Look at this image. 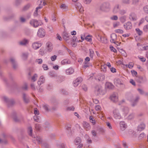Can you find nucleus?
Wrapping results in <instances>:
<instances>
[{"label": "nucleus", "mask_w": 148, "mask_h": 148, "mask_svg": "<svg viewBox=\"0 0 148 148\" xmlns=\"http://www.w3.org/2000/svg\"><path fill=\"white\" fill-rule=\"evenodd\" d=\"M33 142L35 144H40L43 148H50L49 145L47 143H43L42 139H33Z\"/></svg>", "instance_id": "nucleus-1"}, {"label": "nucleus", "mask_w": 148, "mask_h": 148, "mask_svg": "<svg viewBox=\"0 0 148 148\" xmlns=\"http://www.w3.org/2000/svg\"><path fill=\"white\" fill-rule=\"evenodd\" d=\"M110 41L111 42L116 44L117 46L120 45L121 42H119L117 38V36L115 34H112L110 36Z\"/></svg>", "instance_id": "nucleus-2"}, {"label": "nucleus", "mask_w": 148, "mask_h": 148, "mask_svg": "<svg viewBox=\"0 0 148 148\" xmlns=\"http://www.w3.org/2000/svg\"><path fill=\"white\" fill-rule=\"evenodd\" d=\"M30 24L33 27H36L42 24V21L40 20L37 21L36 20L32 19L30 21Z\"/></svg>", "instance_id": "nucleus-3"}, {"label": "nucleus", "mask_w": 148, "mask_h": 148, "mask_svg": "<svg viewBox=\"0 0 148 148\" xmlns=\"http://www.w3.org/2000/svg\"><path fill=\"white\" fill-rule=\"evenodd\" d=\"M46 34L45 30L43 28H40L38 31L37 35L38 37L42 38L45 36Z\"/></svg>", "instance_id": "nucleus-4"}, {"label": "nucleus", "mask_w": 148, "mask_h": 148, "mask_svg": "<svg viewBox=\"0 0 148 148\" xmlns=\"http://www.w3.org/2000/svg\"><path fill=\"white\" fill-rule=\"evenodd\" d=\"M113 114L115 119H119L121 118V116L119 113V111L117 109H115L113 110Z\"/></svg>", "instance_id": "nucleus-5"}, {"label": "nucleus", "mask_w": 148, "mask_h": 148, "mask_svg": "<svg viewBox=\"0 0 148 148\" xmlns=\"http://www.w3.org/2000/svg\"><path fill=\"white\" fill-rule=\"evenodd\" d=\"M110 99L113 102H116L118 101V96L117 93H114L111 95Z\"/></svg>", "instance_id": "nucleus-6"}, {"label": "nucleus", "mask_w": 148, "mask_h": 148, "mask_svg": "<svg viewBox=\"0 0 148 148\" xmlns=\"http://www.w3.org/2000/svg\"><path fill=\"white\" fill-rule=\"evenodd\" d=\"M53 49V46L52 44L50 42H47L46 44V50L47 52H50Z\"/></svg>", "instance_id": "nucleus-7"}, {"label": "nucleus", "mask_w": 148, "mask_h": 148, "mask_svg": "<svg viewBox=\"0 0 148 148\" xmlns=\"http://www.w3.org/2000/svg\"><path fill=\"white\" fill-rule=\"evenodd\" d=\"M100 9L103 11H108L109 10V5L108 3H103L101 6Z\"/></svg>", "instance_id": "nucleus-8"}, {"label": "nucleus", "mask_w": 148, "mask_h": 148, "mask_svg": "<svg viewBox=\"0 0 148 148\" xmlns=\"http://www.w3.org/2000/svg\"><path fill=\"white\" fill-rule=\"evenodd\" d=\"M82 79L81 77H79L76 79L73 83V85L75 87L77 86L82 81Z\"/></svg>", "instance_id": "nucleus-9"}, {"label": "nucleus", "mask_w": 148, "mask_h": 148, "mask_svg": "<svg viewBox=\"0 0 148 148\" xmlns=\"http://www.w3.org/2000/svg\"><path fill=\"white\" fill-rule=\"evenodd\" d=\"M124 27L126 30H129L132 28V25L131 22H128L124 25Z\"/></svg>", "instance_id": "nucleus-10"}, {"label": "nucleus", "mask_w": 148, "mask_h": 148, "mask_svg": "<svg viewBox=\"0 0 148 148\" xmlns=\"http://www.w3.org/2000/svg\"><path fill=\"white\" fill-rule=\"evenodd\" d=\"M41 43L39 42H35L32 45V47L35 49H36L39 48L42 45Z\"/></svg>", "instance_id": "nucleus-11"}, {"label": "nucleus", "mask_w": 148, "mask_h": 148, "mask_svg": "<svg viewBox=\"0 0 148 148\" xmlns=\"http://www.w3.org/2000/svg\"><path fill=\"white\" fill-rule=\"evenodd\" d=\"M119 124L120 129L122 131L125 130L127 127V125L124 121H121Z\"/></svg>", "instance_id": "nucleus-12"}, {"label": "nucleus", "mask_w": 148, "mask_h": 148, "mask_svg": "<svg viewBox=\"0 0 148 148\" xmlns=\"http://www.w3.org/2000/svg\"><path fill=\"white\" fill-rule=\"evenodd\" d=\"M83 127L87 131L89 130L90 128V125L87 122H84L83 123Z\"/></svg>", "instance_id": "nucleus-13"}, {"label": "nucleus", "mask_w": 148, "mask_h": 148, "mask_svg": "<svg viewBox=\"0 0 148 148\" xmlns=\"http://www.w3.org/2000/svg\"><path fill=\"white\" fill-rule=\"evenodd\" d=\"M76 8L77 10H79V12L81 13L84 11L83 8L82 7L81 4L79 3H77L76 5Z\"/></svg>", "instance_id": "nucleus-14"}, {"label": "nucleus", "mask_w": 148, "mask_h": 148, "mask_svg": "<svg viewBox=\"0 0 148 148\" xmlns=\"http://www.w3.org/2000/svg\"><path fill=\"white\" fill-rule=\"evenodd\" d=\"M63 38L66 40H68L70 38V36H71L69 34L65 32H63Z\"/></svg>", "instance_id": "nucleus-15"}, {"label": "nucleus", "mask_w": 148, "mask_h": 148, "mask_svg": "<svg viewBox=\"0 0 148 148\" xmlns=\"http://www.w3.org/2000/svg\"><path fill=\"white\" fill-rule=\"evenodd\" d=\"M106 87L109 89H112L113 87L114 86L112 84L109 82H107L105 84Z\"/></svg>", "instance_id": "nucleus-16"}, {"label": "nucleus", "mask_w": 148, "mask_h": 148, "mask_svg": "<svg viewBox=\"0 0 148 148\" xmlns=\"http://www.w3.org/2000/svg\"><path fill=\"white\" fill-rule=\"evenodd\" d=\"M56 145L58 148H65L66 145L64 143H58Z\"/></svg>", "instance_id": "nucleus-17"}, {"label": "nucleus", "mask_w": 148, "mask_h": 148, "mask_svg": "<svg viewBox=\"0 0 148 148\" xmlns=\"http://www.w3.org/2000/svg\"><path fill=\"white\" fill-rule=\"evenodd\" d=\"M74 71V70L73 69L69 68L66 70V72L67 74L70 75L73 73Z\"/></svg>", "instance_id": "nucleus-18"}, {"label": "nucleus", "mask_w": 148, "mask_h": 148, "mask_svg": "<svg viewBox=\"0 0 148 148\" xmlns=\"http://www.w3.org/2000/svg\"><path fill=\"white\" fill-rule=\"evenodd\" d=\"M45 81V79L43 76H41L39 79V80L38 81V83L39 85H40L42 84Z\"/></svg>", "instance_id": "nucleus-19"}, {"label": "nucleus", "mask_w": 148, "mask_h": 148, "mask_svg": "<svg viewBox=\"0 0 148 148\" xmlns=\"http://www.w3.org/2000/svg\"><path fill=\"white\" fill-rule=\"evenodd\" d=\"M89 56L91 59H93V56L94 55V51L92 49H89Z\"/></svg>", "instance_id": "nucleus-20"}, {"label": "nucleus", "mask_w": 148, "mask_h": 148, "mask_svg": "<svg viewBox=\"0 0 148 148\" xmlns=\"http://www.w3.org/2000/svg\"><path fill=\"white\" fill-rule=\"evenodd\" d=\"M130 19L132 21H135L136 19V15L134 13H132L130 17Z\"/></svg>", "instance_id": "nucleus-21"}, {"label": "nucleus", "mask_w": 148, "mask_h": 148, "mask_svg": "<svg viewBox=\"0 0 148 148\" xmlns=\"http://www.w3.org/2000/svg\"><path fill=\"white\" fill-rule=\"evenodd\" d=\"M145 127L144 124H142L139 125L138 127V130L139 131H141L143 130Z\"/></svg>", "instance_id": "nucleus-22"}, {"label": "nucleus", "mask_w": 148, "mask_h": 148, "mask_svg": "<svg viewBox=\"0 0 148 148\" xmlns=\"http://www.w3.org/2000/svg\"><path fill=\"white\" fill-rule=\"evenodd\" d=\"M29 41L28 40L24 39L19 42V44L21 45H24L27 44L28 43Z\"/></svg>", "instance_id": "nucleus-23"}, {"label": "nucleus", "mask_w": 148, "mask_h": 148, "mask_svg": "<svg viewBox=\"0 0 148 148\" xmlns=\"http://www.w3.org/2000/svg\"><path fill=\"white\" fill-rule=\"evenodd\" d=\"M70 63V61L67 59H64L61 62V64L62 65H65L68 64H69Z\"/></svg>", "instance_id": "nucleus-24"}, {"label": "nucleus", "mask_w": 148, "mask_h": 148, "mask_svg": "<svg viewBox=\"0 0 148 148\" xmlns=\"http://www.w3.org/2000/svg\"><path fill=\"white\" fill-rule=\"evenodd\" d=\"M8 143L7 139H0V144L6 145Z\"/></svg>", "instance_id": "nucleus-25"}, {"label": "nucleus", "mask_w": 148, "mask_h": 148, "mask_svg": "<svg viewBox=\"0 0 148 148\" xmlns=\"http://www.w3.org/2000/svg\"><path fill=\"white\" fill-rule=\"evenodd\" d=\"M92 36L88 35L86 36L85 39L87 41L91 42L92 40Z\"/></svg>", "instance_id": "nucleus-26"}, {"label": "nucleus", "mask_w": 148, "mask_h": 148, "mask_svg": "<svg viewBox=\"0 0 148 148\" xmlns=\"http://www.w3.org/2000/svg\"><path fill=\"white\" fill-rule=\"evenodd\" d=\"M134 66V64L132 62H130L128 64H126L125 66L128 68L132 69Z\"/></svg>", "instance_id": "nucleus-27"}, {"label": "nucleus", "mask_w": 148, "mask_h": 148, "mask_svg": "<svg viewBox=\"0 0 148 148\" xmlns=\"http://www.w3.org/2000/svg\"><path fill=\"white\" fill-rule=\"evenodd\" d=\"M107 67L106 64H104L101 65V71L104 72H105L107 71Z\"/></svg>", "instance_id": "nucleus-28"}, {"label": "nucleus", "mask_w": 148, "mask_h": 148, "mask_svg": "<svg viewBox=\"0 0 148 148\" xmlns=\"http://www.w3.org/2000/svg\"><path fill=\"white\" fill-rule=\"evenodd\" d=\"M89 119L90 122L92 123L93 125H95V120L93 117L90 116L89 117Z\"/></svg>", "instance_id": "nucleus-29"}, {"label": "nucleus", "mask_w": 148, "mask_h": 148, "mask_svg": "<svg viewBox=\"0 0 148 148\" xmlns=\"http://www.w3.org/2000/svg\"><path fill=\"white\" fill-rule=\"evenodd\" d=\"M42 8V7L41 6H40V5H39L38 7L36 8V11L34 13V15L35 16H37L38 15V9H40L41 8Z\"/></svg>", "instance_id": "nucleus-30"}, {"label": "nucleus", "mask_w": 148, "mask_h": 148, "mask_svg": "<svg viewBox=\"0 0 148 148\" xmlns=\"http://www.w3.org/2000/svg\"><path fill=\"white\" fill-rule=\"evenodd\" d=\"M81 142V139H75L74 141L75 144L76 145L80 144Z\"/></svg>", "instance_id": "nucleus-31"}, {"label": "nucleus", "mask_w": 148, "mask_h": 148, "mask_svg": "<svg viewBox=\"0 0 148 148\" xmlns=\"http://www.w3.org/2000/svg\"><path fill=\"white\" fill-rule=\"evenodd\" d=\"M143 10L145 13L148 14V5L144 6L143 8Z\"/></svg>", "instance_id": "nucleus-32"}, {"label": "nucleus", "mask_w": 148, "mask_h": 148, "mask_svg": "<svg viewBox=\"0 0 148 148\" xmlns=\"http://www.w3.org/2000/svg\"><path fill=\"white\" fill-rule=\"evenodd\" d=\"M46 53L44 49H40L39 50V53L42 56L44 55Z\"/></svg>", "instance_id": "nucleus-33"}, {"label": "nucleus", "mask_w": 148, "mask_h": 148, "mask_svg": "<svg viewBox=\"0 0 148 148\" xmlns=\"http://www.w3.org/2000/svg\"><path fill=\"white\" fill-rule=\"evenodd\" d=\"M33 119L36 122H40V119L39 116L35 115L33 117Z\"/></svg>", "instance_id": "nucleus-34"}, {"label": "nucleus", "mask_w": 148, "mask_h": 148, "mask_svg": "<svg viewBox=\"0 0 148 148\" xmlns=\"http://www.w3.org/2000/svg\"><path fill=\"white\" fill-rule=\"evenodd\" d=\"M136 31L137 34L139 35H140L142 34L143 33L140 30L139 28H136Z\"/></svg>", "instance_id": "nucleus-35"}, {"label": "nucleus", "mask_w": 148, "mask_h": 148, "mask_svg": "<svg viewBox=\"0 0 148 148\" xmlns=\"http://www.w3.org/2000/svg\"><path fill=\"white\" fill-rule=\"evenodd\" d=\"M35 128L37 130H40L41 128L40 126L38 124H36L35 126Z\"/></svg>", "instance_id": "nucleus-36"}, {"label": "nucleus", "mask_w": 148, "mask_h": 148, "mask_svg": "<svg viewBox=\"0 0 148 148\" xmlns=\"http://www.w3.org/2000/svg\"><path fill=\"white\" fill-rule=\"evenodd\" d=\"M38 77L37 74H35L32 78V80L33 82H34L36 80V78Z\"/></svg>", "instance_id": "nucleus-37"}, {"label": "nucleus", "mask_w": 148, "mask_h": 148, "mask_svg": "<svg viewBox=\"0 0 148 148\" xmlns=\"http://www.w3.org/2000/svg\"><path fill=\"white\" fill-rule=\"evenodd\" d=\"M115 32L116 33L123 34V31L121 29H116L115 30Z\"/></svg>", "instance_id": "nucleus-38"}, {"label": "nucleus", "mask_w": 148, "mask_h": 148, "mask_svg": "<svg viewBox=\"0 0 148 148\" xmlns=\"http://www.w3.org/2000/svg\"><path fill=\"white\" fill-rule=\"evenodd\" d=\"M57 56L55 55L52 56L50 57L51 60L52 61H55L57 59Z\"/></svg>", "instance_id": "nucleus-39"}, {"label": "nucleus", "mask_w": 148, "mask_h": 148, "mask_svg": "<svg viewBox=\"0 0 148 148\" xmlns=\"http://www.w3.org/2000/svg\"><path fill=\"white\" fill-rule=\"evenodd\" d=\"M110 50L111 51H113L114 53L117 52V50L114 48L113 46H110Z\"/></svg>", "instance_id": "nucleus-40"}, {"label": "nucleus", "mask_w": 148, "mask_h": 148, "mask_svg": "<svg viewBox=\"0 0 148 148\" xmlns=\"http://www.w3.org/2000/svg\"><path fill=\"white\" fill-rule=\"evenodd\" d=\"M119 10V9L118 5L116 6L114 8L113 12L114 13H115L117 12Z\"/></svg>", "instance_id": "nucleus-41"}, {"label": "nucleus", "mask_w": 148, "mask_h": 148, "mask_svg": "<svg viewBox=\"0 0 148 148\" xmlns=\"http://www.w3.org/2000/svg\"><path fill=\"white\" fill-rule=\"evenodd\" d=\"M122 145L125 148H127L128 146L127 144V143L125 142L124 140H123L122 142Z\"/></svg>", "instance_id": "nucleus-42"}, {"label": "nucleus", "mask_w": 148, "mask_h": 148, "mask_svg": "<svg viewBox=\"0 0 148 148\" xmlns=\"http://www.w3.org/2000/svg\"><path fill=\"white\" fill-rule=\"evenodd\" d=\"M143 30L145 32H148V24L144 26L143 27Z\"/></svg>", "instance_id": "nucleus-43"}, {"label": "nucleus", "mask_w": 148, "mask_h": 148, "mask_svg": "<svg viewBox=\"0 0 148 148\" xmlns=\"http://www.w3.org/2000/svg\"><path fill=\"white\" fill-rule=\"evenodd\" d=\"M60 8L62 10H64L66 9L67 6L64 4H62L60 5Z\"/></svg>", "instance_id": "nucleus-44"}, {"label": "nucleus", "mask_w": 148, "mask_h": 148, "mask_svg": "<svg viewBox=\"0 0 148 148\" xmlns=\"http://www.w3.org/2000/svg\"><path fill=\"white\" fill-rule=\"evenodd\" d=\"M132 75L134 76H136L137 75V72L133 70H132L131 71Z\"/></svg>", "instance_id": "nucleus-45"}, {"label": "nucleus", "mask_w": 148, "mask_h": 148, "mask_svg": "<svg viewBox=\"0 0 148 148\" xmlns=\"http://www.w3.org/2000/svg\"><path fill=\"white\" fill-rule=\"evenodd\" d=\"M32 127H29L28 128V132L29 134L30 135H31L32 133Z\"/></svg>", "instance_id": "nucleus-46"}, {"label": "nucleus", "mask_w": 148, "mask_h": 148, "mask_svg": "<svg viewBox=\"0 0 148 148\" xmlns=\"http://www.w3.org/2000/svg\"><path fill=\"white\" fill-rule=\"evenodd\" d=\"M36 62L39 64H41L42 63V60L41 59H38L36 60Z\"/></svg>", "instance_id": "nucleus-47"}, {"label": "nucleus", "mask_w": 148, "mask_h": 148, "mask_svg": "<svg viewBox=\"0 0 148 148\" xmlns=\"http://www.w3.org/2000/svg\"><path fill=\"white\" fill-rule=\"evenodd\" d=\"M106 124L107 126L110 129H112V127L110 123L109 122H107L106 123Z\"/></svg>", "instance_id": "nucleus-48"}, {"label": "nucleus", "mask_w": 148, "mask_h": 148, "mask_svg": "<svg viewBox=\"0 0 148 148\" xmlns=\"http://www.w3.org/2000/svg\"><path fill=\"white\" fill-rule=\"evenodd\" d=\"M28 53H24L22 55L23 58L24 59L26 58L28 56Z\"/></svg>", "instance_id": "nucleus-49"}, {"label": "nucleus", "mask_w": 148, "mask_h": 148, "mask_svg": "<svg viewBox=\"0 0 148 148\" xmlns=\"http://www.w3.org/2000/svg\"><path fill=\"white\" fill-rule=\"evenodd\" d=\"M74 108L73 106H71V107H68L66 108V110L68 111L70 110H74Z\"/></svg>", "instance_id": "nucleus-50"}, {"label": "nucleus", "mask_w": 148, "mask_h": 148, "mask_svg": "<svg viewBox=\"0 0 148 148\" xmlns=\"http://www.w3.org/2000/svg\"><path fill=\"white\" fill-rule=\"evenodd\" d=\"M118 17L116 16H113L110 17V19L112 20H116L118 19Z\"/></svg>", "instance_id": "nucleus-51"}, {"label": "nucleus", "mask_w": 148, "mask_h": 148, "mask_svg": "<svg viewBox=\"0 0 148 148\" xmlns=\"http://www.w3.org/2000/svg\"><path fill=\"white\" fill-rule=\"evenodd\" d=\"M85 36V34H82L81 35V39L82 40L81 41V40H80L79 41L82 42L83 40H84L85 39V38H84Z\"/></svg>", "instance_id": "nucleus-52"}, {"label": "nucleus", "mask_w": 148, "mask_h": 148, "mask_svg": "<svg viewBox=\"0 0 148 148\" xmlns=\"http://www.w3.org/2000/svg\"><path fill=\"white\" fill-rule=\"evenodd\" d=\"M42 67L45 70H47L48 69V66L46 64H43Z\"/></svg>", "instance_id": "nucleus-53"}, {"label": "nucleus", "mask_w": 148, "mask_h": 148, "mask_svg": "<svg viewBox=\"0 0 148 148\" xmlns=\"http://www.w3.org/2000/svg\"><path fill=\"white\" fill-rule=\"evenodd\" d=\"M101 107L99 105L96 106L95 107V109L97 111H100Z\"/></svg>", "instance_id": "nucleus-54"}, {"label": "nucleus", "mask_w": 148, "mask_h": 148, "mask_svg": "<svg viewBox=\"0 0 148 148\" xmlns=\"http://www.w3.org/2000/svg\"><path fill=\"white\" fill-rule=\"evenodd\" d=\"M90 60V58L88 57H87L85 59V61L86 62H87L88 63V62H89Z\"/></svg>", "instance_id": "nucleus-55"}, {"label": "nucleus", "mask_w": 148, "mask_h": 148, "mask_svg": "<svg viewBox=\"0 0 148 148\" xmlns=\"http://www.w3.org/2000/svg\"><path fill=\"white\" fill-rule=\"evenodd\" d=\"M139 137L140 138H145V136L144 133H142L140 134Z\"/></svg>", "instance_id": "nucleus-56"}, {"label": "nucleus", "mask_w": 148, "mask_h": 148, "mask_svg": "<svg viewBox=\"0 0 148 148\" xmlns=\"http://www.w3.org/2000/svg\"><path fill=\"white\" fill-rule=\"evenodd\" d=\"M110 70L111 72L112 73H115L116 72V69L114 67H111L110 68Z\"/></svg>", "instance_id": "nucleus-57"}, {"label": "nucleus", "mask_w": 148, "mask_h": 148, "mask_svg": "<svg viewBox=\"0 0 148 148\" xmlns=\"http://www.w3.org/2000/svg\"><path fill=\"white\" fill-rule=\"evenodd\" d=\"M123 111L124 113L126 114L128 112V109L127 108H125L123 109Z\"/></svg>", "instance_id": "nucleus-58"}, {"label": "nucleus", "mask_w": 148, "mask_h": 148, "mask_svg": "<svg viewBox=\"0 0 148 148\" xmlns=\"http://www.w3.org/2000/svg\"><path fill=\"white\" fill-rule=\"evenodd\" d=\"M134 117V115L133 114H131L129 116L128 118L129 119L131 120Z\"/></svg>", "instance_id": "nucleus-59"}, {"label": "nucleus", "mask_w": 148, "mask_h": 148, "mask_svg": "<svg viewBox=\"0 0 148 148\" xmlns=\"http://www.w3.org/2000/svg\"><path fill=\"white\" fill-rule=\"evenodd\" d=\"M142 48H141L142 50H147L148 49V46H147L142 47Z\"/></svg>", "instance_id": "nucleus-60"}, {"label": "nucleus", "mask_w": 148, "mask_h": 148, "mask_svg": "<svg viewBox=\"0 0 148 148\" xmlns=\"http://www.w3.org/2000/svg\"><path fill=\"white\" fill-rule=\"evenodd\" d=\"M88 63L84 62V65H83V67L84 68H86L88 67Z\"/></svg>", "instance_id": "nucleus-61"}, {"label": "nucleus", "mask_w": 148, "mask_h": 148, "mask_svg": "<svg viewBox=\"0 0 148 148\" xmlns=\"http://www.w3.org/2000/svg\"><path fill=\"white\" fill-rule=\"evenodd\" d=\"M97 38L99 41H100L102 42H103L102 40L101 37L99 35H98V37H97Z\"/></svg>", "instance_id": "nucleus-62"}, {"label": "nucleus", "mask_w": 148, "mask_h": 148, "mask_svg": "<svg viewBox=\"0 0 148 148\" xmlns=\"http://www.w3.org/2000/svg\"><path fill=\"white\" fill-rule=\"evenodd\" d=\"M57 38L60 41H61L62 39L60 35L58 34H57Z\"/></svg>", "instance_id": "nucleus-63"}, {"label": "nucleus", "mask_w": 148, "mask_h": 148, "mask_svg": "<svg viewBox=\"0 0 148 148\" xmlns=\"http://www.w3.org/2000/svg\"><path fill=\"white\" fill-rule=\"evenodd\" d=\"M116 148H121L120 145L119 143H117L116 144L114 145Z\"/></svg>", "instance_id": "nucleus-64"}]
</instances>
